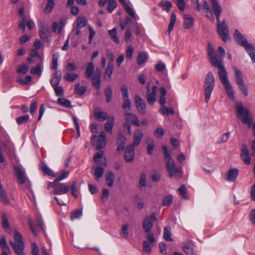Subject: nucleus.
I'll return each instance as SVG.
<instances>
[{"instance_id": "1", "label": "nucleus", "mask_w": 255, "mask_h": 255, "mask_svg": "<svg viewBox=\"0 0 255 255\" xmlns=\"http://www.w3.org/2000/svg\"><path fill=\"white\" fill-rule=\"evenodd\" d=\"M207 55L212 65L218 68L220 81L223 83V48L219 46L218 51L216 52L212 44L209 42L207 45Z\"/></svg>"}, {"instance_id": "2", "label": "nucleus", "mask_w": 255, "mask_h": 255, "mask_svg": "<svg viewBox=\"0 0 255 255\" xmlns=\"http://www.w3.org/2000/svg\"><path fill=\"white\" fill-rule=\"evenodd\" d=\"M162 150L164 155L166 169L170 178L180 179L182 177V168L180 166H176L171 153L168 150L167 146H162Z\"/></svg>"}, {"instance_id": "3", "label": "nucleus", "mask_w": 255, "mask_h": 255, "mask_svg": "<svg viewBox=\"0 0 255 255\" xmlns=\"http://www.w3.org/2000/svg\"><path fill=\"white\" fill-rule=\"evenodd\" d=\"M235 107L239 119L244 124H247L250 128L252 127L253 117L249 110L245 108L241 102H236Z\"/></svg>"}, {"instance_id": "4", "label": "nucleus", "mask_w": 255, "mask_h": 255, "mask_svg": "<svg viewBox=\"0 0 255 255\" xmlns=\"http://www.w3.org/2000/svg\"><path fill=\"white\" fill-rule=\"evenodd\" d=\"M212 3V10L216 16L217 21V30L221 38L223 40V21L220 19L221 7L216 0H210Z\"/></svg>"}, {"instance_id": "5", "label": "nucleus", "mask_w": 255, "mask_h": 255, "mask_svg": "<svg viewBox=\"0 0 255 255\" xmlns=\"http://www.w3.org/2000/svg\"><path fill=\"white\" fill-rule=\"evenodd\" d=\"M215 85V80L212 72H208L204 84L205 93V102L207 103L210 98L212 91Z\"/></svg>"}, {"instance_id": "6", "label": "nucleus", "mask_w": 255, "mask_h": 255, "mask_svg": "<svg viewBox=\"0 0 255 255\" xmlns=\"http://www.w3.org/2000/svg\"><path fill=\"white\" fill-rule=\"evenodd\" d=\"M14 242H10V244L13 248L16 255H25L23 252L24 243L21 235L18 232L14 233Z\"/></svg>"}, {"instance_id": "7", "label": "nucleus", "mask_w": 255, "mask_h": 255, "mask_svg": "<svg viewBox=\"0 0 255 255\" xmlns=\"http://www.w3.org/2000/svg\"><path fill=\"white\" fill-rule=\"evenodd\" d=\"M233 69L235 74V79L236 84L243 94L246 97L248 96L249 94L247 86L244 81L242 72L236 67H234Z\"/></svg>"}, {"instance_id": "8", "label": "nucleus", "mask_w": 255, "mask_h": 255, "mask_svg": "<svg viewBox=\"0 0 255 255\" xmlns=\"http://www.w3.org/2000/svg\"><path fill=\"white\" fill-rule=\"evenodd\" d=\"M91 141L97 150L103 148L106 144V133L102 132L98 137L94 135L91 138Z\"/></svg>"}, {"instance_id": "9", "label": "nucleus", "mask_w": 255, "mask_h": 255, "mask_svg": "<svg viewBox=\"0 0 255 255\" xmlns=\"http://www.w3.org/2000/svg\"><path fill=\"white\" fill-rule=\"evenodd\" d=\"M48 188L52 187L53 188V193L55 194L62 195L65 194L69 191V188L65 183H58L55 182L49 183L48 185Z\"/></svg>"}, {"instance_id": "10", "label": "nucleus", "mask_w": 255, "mask_h": 255, "mask_svg": "<svg viewBox=\"0 0 255 255\" xmlns=\"http://www.w3.org/2000/svg\"><path fill=\"white\" fill-rule=\"evenodd\" d=\"M134 103L138 112L145 115L146 113V105L139 95H136L134 96Z\"/></svg>"}, {"instance_id": "11", "label": "nucleus", "mask_w": 255, "mask_h": 255, "mask_svg": "<svg viewBox=\"0 0 255 255\" xmlns=\"http://www.w3.org/2000/svg\"><path fill=\"white\" fill-rule=\"evenodd\" d=\"M156 220L155 213H153L150 217L147 216L144 220L142 223V227L145 233L151 232L153 227V222Z\"/></svg>"}, {"instance_id": "12", "label": "nucleus", "mask_w": 255, "mask_h": 255, "mask_svg": "<svg viewBox=\"0 0 255 255\" xmlns=\"http://www.w3.org/2000/svg\"><path fill=\"white\" fill-rule=\"evenodd\" d=\"M224 88L229 98L232 100H235V92L233 87L228 80L227 76V72L224 69Z\"/></svg>"}, {"instance_id": "13", "label": "nucleus", "mask_w": 255, "mask_h": 255, "mask_svg": "<svg viewBox=\"0 0 255 255\" xmlns=\"http://www.w3.org/2000/svg\"><path fill=\"white\" fill-rule=\"evenodd\" d=\"M234 38L237 43L245 48L250 43H248L247 39L238 29L235 30Z\"/></svg>"}, {"instance_id": "14", "label": "nucleus", "mask_w": 255, "mask_h": 255, "mask_svg": "<svg viewBox=\"0 0 255 255\" xmlns=\"http://www.w3.org/2000/svg\"><path fill=\"white\" fill-rule=\"evenodd\" d=\"M101 71L97 68L92 77V85L98 90H100L101 87Z\"/></svg>"}, {"instance_id": "15", "label": "nucleus", "mask_w": 255, "mask_h": 255, "mask_svg": "<svg viewBox=\"0 0 255 255\" xmlns=\"http://www.w3.org/2000/svg\"><path fill=\"white\" fill-rule=\"evenodd\" d=\"M134 149L132 145H128L126 149L124 154V157L127 162H131L133 161L134 158Z\"/></svg>"}, {"instance_id": "16", "label": "nucleus", "mask_w": 255, "mask_h": 255, "mask_svg": "<svg viewBox=\"0 0 255 255\" xmlns=\"http://www.w3.org/2000/svg\"><path fill=\"white\" fill-rule=\"evenodd\" d=\"M241 158L246 165H249L251 163L249 150L245 144H242L241 146Z\"/></svg>"}, {"instance_id": "17", "label": "nucleus", "mask_w": 255, "mask_h": 255, "mask_svg": "<svg viewBox=\"0 0 255 255\" xmlns=\"http://www.w3.org/2000/svg\"><path fill=\"white\" fill-rule=\"evenodd\" d=\"M14 171L17 177L18 182L20 184H23L28 180V179L25 176L22 168L20 166H16L14 167Z\"/></svg>"}, {"instance_id": "18", "label": "nucleus", "mask_w": 255, "mask_h": 255, "mask_svg": "<svg viewBox=\"0 0 255 255\" xmlns=\"http://www.w3.org/2000/svg\"><path fill=\"white\" fill-rule=\"evenodd\" d=\"M39 26V34L40 37L43 40L48 41V37L49 36L50 30L49 28L40 23L38 24Z\"/></svg>"}, {"instance_id": "19", "label": "nucleus", "mask_w": 255, "mask_h": 255, "mask_svg": "<svg viewBox=\"0 0 255 255\" xmlns=\"http://www.w3.org/2000/svg\"><path fill=\"white\" fill-rule=\"evenodd\" d=\"M125 119L127 123H130L137 127H139L140 122L137 117L134 114L129 113H125L124 114Z\"/></svg>"}, {"instance_id": "20", "label": "nucleus", "mask_w": 255, "mask_h": 255, "mask_svg": "<svg viewBox=\"0 0 255 255\" xmlns=\"http://www.w3.org/2000/svg\"><path fill=\"white\" fill-rule=\"evenodd\" d=\"M143 136V132L139 129L135 130L133 133V141L131 145L134 147L138 146Z\"/></svg>"}, {"instance_id": "21", "label": "nucleus", "mask_w": 255, "mask_h": 255, "mask_svg": "<svg viewBox=\"0 0 255 255\" xmlns=\"http://www.w3.org/2000/svg\"><path fill=\"white\" fill-rule=\"evenodd\" d=\"M158 90V87L154 86L152 87L151 92L147 95V102L150 105H153L156 100V92Z\"/></svg>"}, {"instance_id": "22", "label": "nucleus", "mask_w": 255, "mask_h": 255, "mask_svg": "<svg viewBox=\"0 0 255 255\" xmlns=\"http://www.w3.org/2000/svg\"><path fill=\"white\" fill-rule=\"evenodd\" d=\"M94 160L96 164L99 166H106V158L103 155V152L102 151H100L95 154Z\"/></svg>"}, {"instance_id": "23", "label": "nucleus", "mask_w": 255, "mask_h": 255, "mask_svg": "<svg viewBox=\"0 0 255 255\" xmlns=\"http://www.w3.org/2000/svg\"><path fill=\"white\" fill-rule=\"evenodd\" d=\"M238 173L239 171L237 169L232 168L230 169L228 172L226 180L229 182L235 181L237 178Z\"/></svg>"}, {"instance_id": "24", "label": "nucleus", "mask_w": 255, "mask_h": 255, "mask_svg": "<svg viewBox=\"0 0 255 255\" xmlns=\"http://www.w3.org/2000/svg\"><path fill=\"white\" fill-rule=\"evenodd\" d=\"M194 23V18L189 14H185L184 16L183 27L185 29H190Z\"/></svg>"}, {"instance_id": "25", "label": "nucleus", "mask_w": 255, "mask_h": 255, "mask_svg": "<svg viewBox=\"0 0 255 255\" xmlns=\"http://www.w3.org/2000/svg\"><path fill=\"white\" fill-rule=\"evenodd\" d=\"M126 141V138L124 134H120L119 135L117 141V144L118 146L117 150L118 151L123 150L125 146Z\"/></svg>"}, {"instance_id": "26", "label": "nucleus", "mask_w": 255, "mask_h": 255, "mask_svg": "<svg viewBox=\"0 0 255 255\" xmlns=\"http://www.w3.org/2000/svg\"><path fill=\"white\" fill-rule=\"evenodd\" d=\"M94 65L92 62L87 64L86 67L85 75L86 78H91L94 75Z\"/></svg>"}, {"instance_id": "27", "label": "nucleus", "mask_w": 255, "mask_h": 255, "mask_svg": "<svg viewBox=\"0 0 255 255\" xmlns=\"http://www.w3.org/2000/svg\"><path fill=\"white\" fill-rule=\"evenodd\" d=\"M114 124V118L113 117L108 118L107 122L104 124V128L106 131L110 133H112Z\"/></svg>"}, {"instance_id": "28", "label": "nucleus", "mask_w": 255, "mask_h": 255, "mask_svg": "<svg viewBox=\"0 0 255 255\" xmlns=\"http://www.w3.org/2000/svg\"><path fill=\"white\" fill-rule=\"evenodd\" d=\"M65 22L61 20L59 22H54L52 25V31L54 32H57L60 33L62 31L63 27L64 26Z\"/></svg>"}, {"instance_id": "29", "label": "nucleus", "mask_w": 255, "mask_h": 255, "mask_svg": "<svg viewBox=\"0 0 255 255\" xmlns=\"http://www.w3.org/2000/svg\"><path fill=\"white\" fill-rule=\"evenodd\" d=\"M105 179L106 184L109 187L113 186L115 181V175L112 171L107 172L105 175Z\"/></svg>"}, {"instance_id": "30", "label": "nucleus", "mask_w": 255, "mask_h": 255, "mask_svg": "<svg viewBox=\"0 0 255 255\" xmlns=\"http://www.w3.org/2000/svg\"><path fill=\"white\" fill-rule=\"evenodd\" d=\"M61 79V75L58 74L57 71L53 74L52 79L50 80V83L53 87L59 85Z\"/></svg>"}, {"instance_id": "31", "label": "nucleus", "mask_w": 255, "mask_h": 255, "mask_svg": "<svg viewBox=\"0 0 255 255\" xmlns=\"http://www.w3.org/2000/svg\"><path fill=\"white\" fill-rule=\"evenodd\" d=\"M94 115L96 120L100 122L109 118L106 113L102 112L98 109L95 111Z\"/></svg>"}, {"instance_id": "32", "label": "nucleus", "mask_w": 255, "mask_h": 255, "mask_svg": "<svg viewBox=\"0 0 255 255\" xmlns=\"http://www.w3.org/2000/svg\"><path fill=\"white\" fill-rule=\"evenodd\" d=\"M246 52L251 58L252 61L253 63H255V47L252 44L248 45L245 48Z\"/></svg>"}, {"instance_id": "33", "label": "nucleus", "mask_w": 255, "mask_h": 255, "mask_svg": "<svg viewBox=\"0 0 255 255\" xmlns=\"http://www.w3.org/2000/svg\"><path fill=\"white\" fill-rule=\"evenodd\" d=\"M108 33L112 40L117 44H119L120 40L117 35V31L116 27H114L112 29L108 30Z\"/></svg>"}, {"instance_id": "34", "label": "nucleus", "mask_w": 255, "mask_h": 255, "mask_svg": "<svg viewBox=\"0 0 255 255\" xmlns=\"http://www.w3.org/2000/svg\"><path fill=\"white\" fill-rule=\"evenodd\" d=\"M183 251L188 255H194L193 245L190 243H186L183 246Z\"/></svg>"}, {"instance_id": "35", "label": "nucleus", "mask_w": 255, "mask_h": 255, "mask_svg": "<svg viewBox=\"0 0 255 255\" xmlns=\"http://www.w3.org/2000/svg\"><path fill=\"white\" fill-rule=\"evenodd\" d=\"M146 174L144 172H141L139 180V185L140 190H145L146 186Z\"/></svg>"}, {"instance_id": "36", "label": "nucleus", "mask_w": 255, "mask_h": 255, "mask_svg": "<svg viewBox=\"0 0 255 255\" xmlns=\"http://www.w3.org/2000/svg\"><path fill=\"white\" fill-rule=\"evenodd\" d=\"M40 169L42 170V171L44 173V174L52 177L55 176L53 172L50 168H49L43 162L41 163L40 164Z\"/></svg>"}, {"instance_id": "37", "label": "nucleus", "mask_w": 255, "mask_h": 255, "mask_svg": "<svg viewBox=\"0 0 255 255\" xmlns=\"http://www.w3.org/2000/svg\"><path fill=\"white\" fill-rule=\"evenodd\" d=\"M176 21V15L175 13H173L171 16L170 22L169 24L168 29L167 30V32L168 33V35L170 34V32L173 30Z\"/></svg>"}, {"instance_id": "38", "label": "nucleus", "mask_w": 255, "mask_h": 255, "mask_svg": "<svg viewBox=\"0 0 255 255\" xmlns=\"http://www.w3.org/2000/svg\"><path fill=\"white\" fill-rule=\"evenodd\" d=\"M163 238L166 241H172V239L171 237V227L170 226H168L164 228Z\"/></svg>"}, {"instance_id": "39", "label": "nucleus", "mask_w": 255, "mask_h": 255, "mask_svg": "<svg viewBox=\"0 0 255 255\" xmlns=\"http://www.w3.org/2000/svg\"><path fill=\"white\" fill-rule=\"evenodd\" d=\"M0 247L2 249V253L10 252L9 248L6 244L4 237H2L0 241Z\"/></svg>"}, {"instance_id": "40", "label": "nucleus", "mask_w": 255, "mask_h": 255, "mask_svg": "<svg viewBox=\"0 0 255 255\" xmlns=\"http://www.w3.org/2000/svg\"><path fill=\"white\" fill-rule=\"evenodd\" d=\"M0 247L2 249V253L10 252L9 248L6 244L4 237H2L0 241Z\"/></svg>"}, {"instance_id": "41", "label": "nucleus", "mask_w": 255, "mask_h": 255, "mask_svg": "<svg viewBox=\"0 0 255 255\" xmlns=\"http://www.w3.org/2000/svg\"><path fill=\"white\" fill-rule=\"evenodd\" d=\"M159 5L161 6L164 10L169 12L172 6V4L169 1L162 0L160 2Z\"/></svg>"}, {"instance_id": "42", "label": "nucleus", "mask_w": 255, "mask_h": 255, "mask_svg": "<svg viewBox=\"0 0 255 255\" xmlns=\"http://www.w3.org/2000/svg\"><path fill=\"white\" fill-rule=\"evenodd\" d=\"M29 120V116L26 114L16 118L15 121L18 125H22L27 123Z\"/></svg>"}, {"instance_id": "43", "label": "nucleus", "mask_w": 255, "mask_h": 255, "mask_svg": "<svg viewBox=\"0 0 255 255\" xmlns=\"http://www.w3.org/2000/svg\"><path fill=\"white\" fill-rule=\"evenodd\" d=\"M147 59V54L143 52H140L137 56V63L138 65H142Z\"/></svg>"}, {"instance_id": "44", "label": "nucleus", "mask_w": 255, "mask_h": 255, "mask_svg": "<svg viewBox=\"0 0 255 255\" xmlns=\"http://www.w3.org/2000/svg\"><path fill=\"white\" fill-rule=\"evenodd\" d=\"M71 194L75 198H77L78 190L77 187V180L73 181L70 185V189Z\"/></svg>"}, {"instance_id": "45", "label": "nucleus", "mask_w": 255, "mask_h": 255, "mask_svg": "<svg viewBox=\"0 0 255 255\" xmlns=\"http://www.w3.org/2000/svg\"><path fill=\"white\" fill-rule=\"evenodd\" d=\"M104 173V169L101 167H96L95 168L94 175L96 180H98L102 177Z\"/></svg>"}, {"instance_id": "46", "label": "nucleus", "mask_w": 255, "mask_h": 255, "mask_svg": "<svg viewBox=\"0 0 255 255\" xmlns=\"http://www.w3.org/2000/svg\"><path fill=\"white\" fill-rule=\"evenodd\" d=\"M113 73V66L112 63H109L106 69L105 72L104 73V77L105 78H111V76Z\"/></svg>"}, {"instance_id": "47", "label": "nucleus", "mask_w": 255, "mask_h": 255, "mask_svg": "<svg viewBox=\"0 0 255 255\" xmlns=\"http://www.w3.org/2000/svg\"><path fill=\"white\" fill-rule=\"evenodd\" d=\"M159 112L163 115H168L169 114L174 115V111L172 108H168L165 106H161Z\"/></svg>"}, {"instance_id": "48", "label": "nucleus", "mask_w": 255, "mask_h": 255, "mask_svg": "<svg viewBox=\"0 0 255 255\" xmlns=\"http://www.w3.org/2000/svg\"><path fill=\"white\" fill-rule=\"evenodd\" d=\"M186 188L185 185H182L178 189L179 191L180 197L181 199H188V196L186 192Z\"/></svg>"}, {"instance_id": "49", "label": "nucleus", "mask_w": 255, "mask_h": 255, "mask_svg": "<svg viewBox=\"0 0 255 255\" xmlns=\"http://www.w3.org/2000/svg\"><path fill=\"white\" fill-rule=\"evenodd\" d=\"M54 0H48L46 6L44 9V12L45 13H48L51 12L54 6Z\"/></svg>"}, {"instance_id": "50", "label": "nucleus", "mask_w": 255, "mask_h": 255, "mask_svg": "<svg viewBox=\"0 0 255 255\" xmlns=\"http://www.w3.org/2000/svg\"><path fill=\"white\" fill-rule=\"evenodd\" d=\"M78 77V75L74 73H67L64 76V79L68 81L73 82H74Z\"/></svg>"}, {"instance_id": "51", "label": "nucleus", "mask_w": 255, "mask_h": 255, "mask_svg": "<svg viewBox=\"0 0 255 255\" xmlns=\"http://www.w3.org/2000/svg\"><path fill=\"white\" fill-rule=\"evenodd\" d=\"M87 23V20L85 17L83 16H79L77 19V26L79 28H83Z\"/></svg>"}, {"instance_id": "52", "label": "nucleus", "mask_w": 255, "mask_h": 255, "mask_svg": "<svg viewBox=\"0 0 255 255\" xmlns=\"http://www.w3.org/2000/svg\"><path fill=\"white\" fill-rule=\"evenodd\" d=\"M117 2L115 0H109L107 6V9L110 13H111L116 7Z\"/></svg>"}, {"instance_id": "53", "label": "nucleus", "mask_w": 255, "mask_h": 255, "mask_svg": "<svg viewBox=\"0 0 255 255\" xmlns=\"http://www.w3.org/2000/svg\"><path fill=\"white\" fill-rule=\"evenodd\" d=\"M58 58L59 55L58 53H56L53 54L52 65L51 67V69H57L58 67Z\"/></svg>"}, {"instance_id": "54", "label": "nucleus", "mask_w": 255, "mask_h": 255, "mask_svg": "<svg viewBox=\"0 0 255 255\" xmlns=\"http://www.w3.org/2000/svg\"><path fill=\"white\" fill-rule=\"evenodd\" d=\"M69 175V172L66 171H62V172L57 176V177L55 179L54 182L55 183L56 182H58L65 178H66Z\"/></svg>"}, {"instance_id": "55", "label": "nucleus", "mask_w": 255, "mask_h": 255, "mask_svg": "<svg viewBox=\"0 0 255 255\" xmlns=\"http://www.w3.org/2000/svg\"><path fill=\"white\" fill-rule=\"evenodd\" d=\"M58 103L67 108H71L70 101L64 98H59L57 100Z\"/></svg>"}, {"instance_id": "56", "label": "nucleus", "mask_w": 255, "mask_h": 255, "mask_svg": "<svg viewBox=\"0 0 255 255\" xmlns=\"http://www.w3.org/2000/svg\"><path fill=\"white\" fill-rule=\"evenodd\" d=\"M75 91L79 95H82L87 90V88L85 86H80V84H77L75 87Z\"/></svg>"}, {"instance_id": "57", "label": "nucleus", "mask_w": 255, "mask_h": 255, "mask_svg": "<svg viewBox=\"0 0 255 255\" xmlns=\"http://www.w3.org/2000/svg\"><path fill=\"white\" fill-rule=\"evenodd\" d=\"M173 201V197L171 195H169L166 197H165L163 199L162 201V205L164 206H170Z\"/></svg>"}, {"instance_id": "58", "label": "nucleus", "mask_w": 255, "mask_h": 255, "mask_svg": "<svg viewBox=\"0 0 255 255\" xmlns=\"http://www.w3.org/2000/svg\"><path fill=\"white\" fill-rule=\"evenodd\" d=\"M28 70L29 66L26 64H23L17 68V72L24 75L28 72Z\"/></svg>"}, {"instance_id": "59", "label": "nucleus", "mask_w": 255, "mask_h": 255, "mask_svg": "<svg viewBox=\"0 0 255 255\" xmlns=\"http://www.w3.org/2000/svg\"><path fill=\"white\" fill-rule=\"evenodd\" d=\"M104 92L106 98V102L109 103L111 101L112 98V89L111 87H109L107 88Z\"/></svg>"}, {"instance_id": "60", "label": "nucleus", "mask_w": 255, "mask_h": 255, "mask_svg": "<svg viewBox=\"0 0 255 255\" xmlns=\"http://www.w3.org/2000/svg\"><path fill=\"white\" fill-rule=\"evenodd\" d=\"M121 91L123 99L129 98L128 88L126 85H124L121 86Z\"/></svg>"}, {"instance_id": "61", "label": "nucleus", "mask_w": 255, "mask_h": 255, "mask_svg": "<svg viewBox=\"0 0 255 255\" xmlns=\"http://www.w3.org/2000/svg\"><path fill=\"white\" fill-rule=\"evenodd\" d=\"M21 20L18 24V28L22 30L23 31H24L25 30V22L26 20V17L25 15H21Z\"/></svg>"}, {"instance_id": "62", "label": "nucleus", "mask_w": 255, "mask_h": 255, "mask_svg": "<svg viewBox=\"0 0 255 255\" xmlns=\"http://www.w3.org/2000/svg\"><path fill=\"white\" fill-rule=\"evenodd\" d=\"M2 227L6 232L10 231V228L7 220L4 215L2 216Z\"/></svg>"}, {"instance_id": "63", "label": "nucleus", "mask_w": 255, "mask_h": 255, "mask_svg": "<svg viewBox=\"0 0 255 255\" xmlns=\"http://www.w3.org/2000/svg\"><path fill=\"white\" fill-rule=\"evenodd\" d=\"M41 66L40 65H37L35 68H32L30 70V73L31 74H37L38 76L41 74Z\"/></svg>"}, {"instance_id": "64", "label": "nucleus", "mask_w": 255, "mask_h": 255, "mask_svg": "<svg viewBox=\"0 0 255 255\" xmlns=\"http://www.w3.org/2000/svg\"><path fill=\"white\" fill-rule=\"evenodd\" d=\"M82 215V210H75L74 212L72 213L71 219V220H74L75 219L79 218Z\"/></svg>"}]
</instances>
